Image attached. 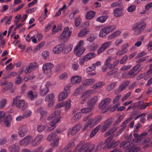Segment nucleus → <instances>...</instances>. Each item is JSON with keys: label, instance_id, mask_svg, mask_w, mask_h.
I'll use <instances>...</instances> for the list:
<instances>
[{"label": "nucleus", "instance_id": "nucleus-52", "mask_svg": "<svg viewBox=\"0 0 152 152\" xmlns=\"http://www.w3.org/2000/svg\"><path fill=\"white\" fill-rule=\"evenodd\" d=\"M49 52L47 51H44L42 53V56L45 60L46 59L49 57Z\"/></svg>", "mask_w": 152, "mask_h": 152}, {"label": "nucleus", "instance_id": "nucleus-11", "mask_svg": "<svg viewBox=\"0 0 152 152\" xmlns=\"http://www.w3.org/2000/svg\"><path fill=\"white\" fill-rule=\"evenodd\" d=\"M37 66V64L36 63H33L30 64L28 67L26 68L25 69V73L26 74L29 73L35 69Z\"/></svg>", "mask_w": 152, "mask_h": 152}, {"label": "nucleus", "instance_id": "nucleus-59", "mask_svg": "<svg viewBox=\"0 0 152 152\" xmlns=\"http://www.w3.org/2000/svg\"><path fill=\"white\" fill-rule=\"evenodd\" d=\"M147 56L142 57L136 60V62L137 63L139 64L145 61L146 60Z\"/></svg>", "mask_w": 152, "mask_h": 152}, {"label": "nucleus", "instance_id": "nucleus-3", "mask_svg": "<svg viewBox=\"0 0 152 152\" xmlns=\"http://www.w3.org/2000/svg\"><path fill=\"white\" fill-rule=\"evenodd\" d=\"M25 101L21 99L20 96H17L14 98L12 104L15 105L17 108L24 110L27 108L25 107Z\"/></svg>", "mask_w": 152, "mask_h": 152}, {"label": "nucleus", "instance_id": "nucleus-31", "mask_svg": "<svg viewBox=\"0 0 152 152\" xmlns=\"http://www.w3.org/2000/svg\"><path fill=\"white\" fill-rule=\"evenodd\" d=\"M81 117V113L80 112H78L75 115L72 117L71 120L72 122H75L80 119Z\"/></svg>", "mask_w": 152, "mask_h": 152}, {"label": "nucleus", "instance_id": "nucleus-47", "mask_svg": "<svg viewBox=\"0 0 152 152\" xmlns=\"http://www.w3.org/2000/svg\"><path fill=\"white\" fill-rule=\"evenodd\" d=\"M65 103L64 105V107H65V110H68L69 109L71 105V101L70 100H68L66 102H64Z\"/></svg>", "mask_w": 152, "mask_h": 152}, {"label": "nucleus", "instance_id": "nucleus-34", "mask_svg": "<svg viewBox=\"0 0 152 152\" xmlns=\"http://www.w3.org/2000/svg\"><path fill=\"white\" fill-rule=\"evenodd\" d=\"M100 125H98L94 129V130L91 132L90 133V137L92 138L95 135V134L98 132L100 129Z\"/></svg>", "mask_w": 152, "mask_h": 152}, {"label": "nucleus", "instance_id": "nucleus-50", "mask_svg": "<svg viewBox=\"0 0 152 152\" xmlns=\"http://www.w3.org/2000/svg\"><path fill=\"white\" fill-rule=\"evenodd\" d=\"M45 128V126L42 125H38L37 126V131L39 132H42L44 129Z\"/></svg>", "mask_w": 152, "mask_h": 152}, {"label": "nucleus", "instance_id": "nucleus-40", "mask_svg": "<svg viewBox=\"0 0 152 152\" xmlns=\"http://www.w3.org/2000/svg\"><path fill=\"white\" fill-rule=\"evenodd\" d=\"M95 54L94 53H88L84 56L87 61H88L94 57H95Z\"/></svg>", "mask_w": 152, "mask_h": 152}, {"label": "nucleus", "instance_id": "nucleus-58", "mask_svg": "<svg viewBox=\"0 0 152 152\" xmlns=\"http://www.w3.org/2000/svg\"><path fill=\"white\" fill-rule=\"evenodd\" d=\"M146 53H147L145 52L144 51H142L141 52L139 53L136 56L135 58L136 59H137L143 56H145L146 54Z\"/></svg>", "mask_w": 152, "mask_h": 152}, {"label": "nucleus", "instance_id": "nucleus-25", "mask_svg": "<svg viewBox=\"0 0 152 152\" xmlns=\"http://www.w3.org/2000/svg\"><path fill=\"white\" fill-rule=\"evenodd\" d=\"M98 98L97 96H95L91 98V99L87 103L88 106L89 107H92L97 102Z\"/></svg>", "mask_w": 152, "mask_h": 152}, {"label": "nucleus", "instance_id": "nucleus-13", "mask_svg": "<svg viewBox=\"0 0 152 152\" xmlns=\"http://www.w3.org/2000/svg\"><path fill=\"white\" fill-rule=\"evenodd\" d=\"M31 140V137L30 136H27L20 141L19 142L20 145L26 146L28 145Z\"/></svg>", "mask_w": 152, "mask_h": 152}, {"label": "nucleus", "instance_id": "nucleus-8", "mask_svg": "<svg viewBox=\"0 0 152 152\" xmlns=\"http://www.w3.org/2000/svg\"><path fill=\"white\" fill-rule=\"evenodd\" d=\"M28 129L27 125H23L20 126L18 129V134L20 137L25 136L28 131Z\"/></svg>", "mask_w": 152, "mask_h": 152}, {"label": "nucleus", "instance_id": "nucleus-17", "mask_svg": "<svg viewBox=\"0 0 152 152\" xmlns=\"http://www.w3.org/2000/svg\"><path fill=\"white\" fill-rule=\"evenodd\" d=\"M95 82V80L94 79H89L86 80L83 82V85L80 86V88H84L85 86H87L91 85L93 84Z\"/></svg>", "mask_w": 152, "mask_h": 152}, {"label": "nucleus", "instance_id": "nucleus-44", "mask_svg": "<svg viewBox=\"0 0 152 152\" xmlns=\"http://www.w3.org/2000/svg\"><path fill=\"white\" fill-rule=\"evenodd\" d=\"M93 109V107L84 108L81 110V112L84 113H87L91 112Z\"/></svg>", "mask_w": 152, "mask_h": 152}, {"label": "nucleus", "instance_id": "nucleus-60", "mask_svg": "<svg viewBox=\"0 0 152 152\" xmlns=\"http://www.w3.org/2000/svg\"><path fill=\"white\" fill-rule=\"evenodd\" d=\"M119 60H116L115 61H114L112 65H111L110 66V69H112L113 68H114L115 66H116L119 63Z\"/></svg>", "mask_w": 152, "mask_h": 152}, {"label": "nucleus", "instance_id": "nucleus-57", "mask_svg": "<svg viewBox=\"0 0 152 152\" xmlns=\"http://www.w3.org/2000/svg\"><path fill=\"white\" fill-rule=\"evenodd\" d=\"M136 8L134 5H131L128 8L127 11L129 12H132L135 10Z\"/></svg>", "mask_w": 152, "mask_h": 152}, {"label": "nucleus", "instance_id": "nucleus-5", "mask_svg": "<svg viewBox=\"0 0 152 152\" xmlns=\"http://www.w3.org/2000/svg\"><path fill=\"white\" fill-rule=\"evenodd\" d=\"M51 86V83L49 81L43 83L40 88V94L42 96H45L49 91V87Z\"/></svg>", "mask_w": 152, "mask_h": 152}, {"label": "nucleus", "instance_id": "nucleus-43", "mask_svg": "<svg viewBox=\"0 0 152 152\" xmlns=\"http://www.w3.org/2000/svg\"><path fill=\"white\" fill-rule=\"evenodd\" d=\"M43 109L40 107L37 110V112L38 113H40L41 117L46 116L47 114V112L46 111H43Z\"/></svg>", "mask_w": 152, "mask_h": 152}, {"label": "nucleus", "instance_id": "nucleus-2", "mask_svg": "<svg viewBox=\"0 0 152 152\" xmlns=\"http://www.w3.org/2000/svg\"><path fill=\"white\" fill-rule=\"evenodd\" d=\"M146 23L141 21L136 23L132 27V29L135 35L140 34L143 32L146 27Z\"/></svg>", "mask_w": 152, "mask_h": 152}, {"label": "nucleus", "instance_id": "nucleus-32", "mask_svg": "<svg viewBox=\"0 0 152 152\" xmlns=\"http://www.w3.org/2000/svg\"><path fill=\"white\" fill-rule=\"evenodd\" d=\"M131 144L130 141H129L125 140L122 142L120 145V148H125L129 146Z\"/></svg>", "mask_w": 152, "mask_h": 152}, {"label": "nucleus", "instance_id": "nucleus-20", "mask_svg": "<svg viewBox=\"0 0 152 152\" xmlns=\"http://www.w3.org/2000/svg\"><path fill=\"white\" fill-rule=\"evenodd\" d=\"M124 8L123 6H121V7L115 9L113 10L114 15L116 17H118L122 16V10Z\"/></svg>", "mask_w": 152, "mask_h": 152}, {"label": "nucleus", "instance_id": "nucleus-16", "mask_svg": "<svg viewBox=\"0 0 152 152\" xmlns=\"http://www.w3.org/2000/svg\"><path fill=\"white\" fill-rule=\"evenodd\" d=\"M132 119V118H128L121 124V126L122 127V128L118 131V135L121 133L125 129L126 126V124L128 123Z\"/></svg>", "mask_w": 152, "mask_h": 152}, {"label": "nucleus", "instance_id": "nucleus-62", "mask_svg": "<svg viewBox=\"0 0 152 152\" xmlns=\"http://www.w3.org/2000/svg\"><path fill=\"white\" fill-rule=\"evenodd\" d=\"M83 125L81 124H78L75 125L73 127L77 131L80 130L82 128Z\"/></svg>", "mask_w": 152, "mask_h": 152}, {"label": "nucleus", "instance_id": "nucleus-24", "mask_svg": "<svg viewBox=\"0 0 152 152\" xmlns=\"http://www.w3.org/2000/svg\"><path fill=\"white\" fill-rule=\"evenodd\" d=\"M20 150V148L18 145L16 144H14L9 146L8 150L11 152H18Z\"/></svg>", "mask_w": 152, "mask_h": 152}, {"label": "nucleus", "instance_id": "nucleus-46", "mask_svg": "<svg viewBox=\"0 0 152 152\" xmlns=\"http://www.w3.org/2000/svg\"><path fill=\"white\" fill-rule=\"evenodd\" d=\"M136 75V72L132 69L129 72L128 74V77L130 78L134 77Z\"/></svg>", "mask_w": 152, "mask_h": 152}, {"label": "nucleus", "instance_id": "nucleus-37", "mask_svg": "<svg viewBox=\"0 0 152 152\" xmlns=\"http://www.w3.org/2000/svg\"><path fill=\"white\" fill-rule=\"evenodd\" d=\"M54 97V96L53 93L48 94L45 97V102H52Z\"/></svg>", "mask_w": 152, "mask_h": 152}, {"label": "nucleus", "instance_id": "nucleus-39", "mask_svg": "<svg viewBox=\"0 0 152 152\" xmlns=\"http://www.w3.org/2000/svg\"><path fill=\"white\" fill-rule=\"evenodd\" d=\"M104 28L105 30V31L106 32V33L108 34L110 32H111L114 30L115 27L113 26H107Z\"/></svg>", "mask_w": 152, "mask_h": 152}, {"label": "nucleus", "instance_id": "nucleus-61", "mask_svg": "<svg viewBox=\"0 0 152 152\" xmlns=\"http://www.w3.org/2000/svg\"><path fill=\"white\" fill-rule=\"evenodd\" d=\"M68 77V75L66 73H64L61 74L59 77V78L61 80H65Z\"/></svg>", "mask_w": 152, "mask_h": 152}, {"label": "nucleus", "instance_id": "nucleus-63", "mask_svg": "<svg viewBox=\"0 0 152 152\" xmlns=\"http://www.w3.org/2000/svg\"><path fill=\"white\" fill-rule=\"evenodd\" d=\"M118 68H115L113 69L110 71L109 72L107 73V76H110L113 75L115 72H116L118 70Z\"/></svg>", "mask_w": 152, "mask_h": 152}, {"label": "nucleus", "instance_id": "nucleus-55", "mask_svg": "<svg viewBox=\"0 0 152 152\" xmlns=\"http://www.w3.org/2000/svg\"><path fill=\"white\" fill-rule=\"evenodd\" d=\"M31 114V111L27 110L23 114V116L25 118H27L30 116Z\"/></svg>", "mask_w": 152, "mask_h": 152}, {"label": "nucleus", "instance_id": "nucleus-10", "mask_svg": "<svg viewBox=\"0 0 152 152\" xmlns=\"http://www.w3.org/2000/svg\"><path fill=\"white\" fill-rule=\"evenodd\" d=\"M129 81H125L123 82L120 85L118 89L115 91V94H118L120 93L121 91L124 90L129 85Z\"/></svg>", "mask_w": 152, "mask_h": 152}, {"label": "nucleus", "instance_id": "nucleus-30", "mask_svg": "<svg viewBox=\"0 0 152 152\" xmlns=\"http://www.w3.org/2000/svg\"><path fill=\"white\" fill-rule=\"evenodd\" d=\"M63 47L62 44H60L56 46L53 50V52L56 54L60 53L62 51Z\"/></svg>", "mask_w": 152, "mask_h": 152}, {"label": "nucleus", "instance_id": "nucleus-51", "mask_svg": "<svg viewBox=\"0 0 152 152\" xmlns=\"http://www.w3.org/2000/svg\"><path fill=\"white\" fill-rule=\"evenodd\" d=\"M112 60L111 58L110 57H109L105 61V65L109 67L110 68V66L112 65V64L110 63V62Z\"/></svg>", "mask_w": 152, "mask_h": 152}, {"label": "nucleus", "instance_id": "nucleus-19", "mask_svg": "<svg viewBox=\"0 0 152 152\" xmlns=\"http://www.w3.org/2000/svg\"><path fill=\"white\" fill-rule=\"evenodd\" d=\"M27 37L30 38H41L42 37V35L41 34H38L36 30L30 32L27 35Z\"/></svg>", "mask_w": 152, "mask_h": 152}, {"label": "nucleus", "instance_id": "nucleus-1", "mask_svg": "<svg viewBox=\"0 0 152 152\" xmlns=\"http://www.w3.org/2000/svg\"><path fill=\"white\" fill-rule=\"evenodd\" d=\"M60 110H56L48 118L47 120H50L51 119H53V121H51L50 123L51 127L48 128L47 129L48 131H51L55 128L56 126V124L61 118V117L60 116Z\"/></svg>", "mask_w": 152, "mask_h": 152}, {"label": "nucleus", "instance_id": "nucleus-9", "mask_svg": "<svg viewBox=\"0 0 152 152\" xmlns=\"http://www.w3.org/2000/svg\"><path fill=\"white\" fill-rule=\"evenodd\" d=\"M111 101V99L109 98H107L104 99L100 103L99 108V109L103 110L106 109L107 105Z\"/></svg>", "mask_w": 152, "mask_h": 152}, {"label": "nucleus", "instance_id": "nucleus-21", "mask_svg": "<svg viewBox=\"0 0 152 152\" xmlns=\"http://www.w3.org/2000/svg\"><path fill=\"white\" fill-rule=\"evenodd\" d=\"M43 136L42 135L37 136L32 141V144L33 146H36L38 145L41 140L43 139Z\"/></svg>", "mask_w": 152, "mask_h": 152}, {"label": "nucleus", "instance_id": "nucleus-45", "mask_svg": "<svg viewBox=\"0 0 152 152\" xmlns=\"http://www.w3.org/2000/svg\"><path fill=\"white\" fill-rule=\"evenodd\" d=\"M89 124V127L92 128L96 125L94 119L91 118L87 121Z\"/></svg>", "mask_w": 152, "mask_h": 152}, {"label": "nucleus", "instance_id": "nucleus-15", "mask_svg": "<svg viewBox=\"0 0 152 152\" xmlns=\"http://www.w3.org/2000/svg\"><path fill=\"white\" fill-rule=\"evenodd\" d=\"M113 119L112 118H109L106 120L104 123V124L102 126V131L104 132L106 131L110 126L111 124L113 122Z\"/></svg>", "mask_w": 152, "mask_h": 152}, {"label": "nucleus", "instance_id": "nucleus-23", "mask_svg": "<svg viewBox=\"0 0 152 152\" xmlns=\"http://www.w3.org/2000/svg\"><path fill=\"white\" fill-rule=\"evenodd\" d=\"M12 119V117L10 115H7L6 118L3 120L4 125L7 127L10 126Z\"/></svg>", "mask_w": 152, "mask_h": 152}, {"label": "nucleus", "instance_id": "nucleus-14", "mask_svg": "<svg viewBox=\"0 0 152 152\" xmlns=\"http://www.w3.org/2000/svg\"><path fill=\"white\" fill-rule=\"evenodd\" d=\"M72 33V32L69 30L68 27L65 28L63 30V31L61 34L60 38H69L70 37Z\"/></svg>", "mask_w": 152, "mask_h": 152}, {"label": "nucleus", "instance_id": "nucleus-64", "mask_svg": "<svg viewBox=\"0 0 152 152\" xmlns=\"http://www.w3.org/2000/svg\"><path fill=\"white\" fill-rule=\"evenodd\" d=\"M131 66L130 65L124 66L121 69V70L122 71H124L129 69Z\"/></svg>", "mask_w": 152, "mask_h": 152}, {"label": "nucleus", "instance_id": "nucleus-7", "mask_svg": "<svg viewBox=\"0 0 152 152\" xmlns=\"http://www.w3.org/2000/svg\"><path fill=\"white\" fill-rule=\"evenodd\" d=\"M53 65L50 63H45L43 66V70L44 73L50 77L51 75V71Z\"/></svg>", "mask_w": 152, "mask_h": 152}, {"label": "nucleus", "instance_id": "nucleus-54", "mask_svg": "<svg viewBox=\"0 0 152 152\" xmlns=\"http://www.w3.org/2000/svg\"><path fill=\"white\" fill-rule=\"evenodd\" d=\"M139 103L140 105V108L141 110L145 109L146 107L145 104L143 101L139 102Z\"/></svg>", "mask_w": 152, "mask_h": 152}, {"label": "nucleus", "instance_id": "nucleus-29", "mask_svg": "<svg viewBox=\"0 0 152 152\" xmlns=\"http://www.w3.org/2000/svg\"><path fill=\"white\" fill-rule=\"evenodd\" d=\"M128 46V44L124 45L122 47L121 50L117 52V55L120 56L125 53L127 51V48Z\"/></svg>", "mask_w": 152, "mask_h": 152}, {"label": "nucleus", "instance_id": "nucleus-22", "mask_svg": "<svg viewBox=\"0 0 152 152\" xmlns=\"http://www.w3.org/2000/svg\"><path fill=\"white\" fill-rule=\"evenodd\" d=\"M86 145H82L81 143H79L76 146L74 152L77 151H78V152H84L86 149Z\"/></svg>", "mask_w": 152, "mask_h": 152}, {"label": "nucleus", "instance_id": "nucleus-27", "mask_svg": "<svg viewBox=\"0 0 152 152\" xmlns=\"http://www.w3.org/2000/svg\"><path fill=\"white\" fill-rule=\"evenodd\" d=\"M81 80V77L78 76L72 77L71 78V82L74 84L80 82Z\"/></svg>", "mask_w": 152, "mask_h": 152}, {"label": "nucleus", "instance_id": "nucleus-12", "mask_svg": "<svg viewBox=\"0 0 152 152\" xmlns=\"http://www.w3.org/2000/svg\"><path fill=\"white\" fill-rule=\"evenodd\" d=\"M111 44V42H109L104 43L98 49L97 52L98 54H99L103 52L106 49L108 48Z\"/></svg>", "mask_w": 152, "mask_h": 152}, {"label": "nucleus", "instance_id": "nucleus-42", "mask_svg": "<svg viewBox=\"0 0 152 152\" xmlns=\"http://www.w3.org/2000/svg\"><path fill=\"white\" fill-rule=\"evenodd\" d=\"M117 84V82H112L107 86L106 88L107 90L108 91H110L114 89Z\"/></svg>", "mask_w": 152, "mask_h": 152}, {"label": "nucleus", "instance_id": "nucleus-41", "mask_svg": "<svg viewBox=\"0 0 152 152\" xmlns=\"http://www.w3.org/2000/svg\"><path fill=\"white\" fill-rule=\"evenodd\" d=\"M89 32L87 29H84L81 30L78 34V37H82L84 35L88 33Z\"/></svg>", "mask_w": 152, "mask_h": 152}, {"label": "nucleus", "instance_id": "nucleus-33", "mask_svg": "<svg viewBox=\"0 0 152 152\" xmlns=\"http://www.w3.org/2000/svg\"><path fill=\"white\" fill-rule=\"evenodd\" d=\"M105 83L102 82H99L94 85L92 87L94 89L100 88L103 87L105 85Z\"/></svg>", "mask_w": 152, "mask_h": 152}, {"label": "nucleus", "instance_id": "nucleus-53", "mask_svg": "<svg viewBox=\"0 0 152 152\" xmlns=\"http://www.w3.org/2000/svg\"><path fill=\"white\" fill-rule=\"evenodd\" d=\"M106 16H101L97 18V21L102 23L104 22L107 19Z\"/></svg>", "mask_w": 152, "mask_h": 152}, {"label": "nucleus", "instance_id": "nucleus-28", "mask_svg": "<svg viewBox=\"0 0 152 152\" xmlns=\"http://www.w3.org/2000/svg\"><path fill=\"white\" fill-rule=\"evenodd\" d=\"M91 90H89L83 93L81 95L80 98L81 99H85L87 100V99L90 96L91 93Z\"/></svg>", "mask_w": 152, "mask_h": 152}, {"label": "nucleus", "instance_id": "nucleus-49", "mask_svg": "<svg viewBox=\"0 0 152 152\" xmlns=\"http://www.w3.org/2000/svg\"><path fill=\"white\" fill-rule=\"evenodd\" d=\"M8 80L6 77H3L2 79L1 80L0 82V85L1 86L6 85L7 83Z\"/></svg>", "mask_w": 152, "mask_h": 152}, {"label": "nucleus", "instance_id": "nucleus-4", "mask_svg": "<svg viewBox=\"0 0 152 152\" xmlns=\"http://www.w3.org/2000/svg\"><path fill=\"white\" fill-rule=\"evenodd\" d=\"M83 41L81 40L74 48V53L77 56H80L85 51V48L83 47Z\"/></svg>", "mask_w": 152, "mask_h": 152}, {"label": "nucleus", "instance_id": "nucleus-36", "mask_svg": "<svg viewBox=\"0 0 152 152\" xmlns=\"http://www.w3.org/2000/svg\"><path fill=\"white\" fill-rule=\"evenodd\" d=\"M95 14V12L93 11H91L86 13V18L87 20H90L94 17Z\"/></svg>", "mask_w": 152, "mask_h": 152}, {"label": "nucleus", "instance_id": "nucleus-6", "mask_svg": "<svg viewBox=\"0 0 152 152\" xmlns=\"http://www.w3.org/2000/svg\"><path fill=\"white\" fill-rule=\"evenodd\" d=\"M47 140L50 141L53 140V142L51 143V146L53 147L56 146L58 144L59 137L57 136L55 132H51L48 137Z\"/></svg>", "mask_w": 152, "mask_h": 152}, {"label": "nucleus", "instance_id": "nucleus-38", "mask_svg": "<svg viewBox=\"0 0 152 152\" xmlns=\"http://www.w3.org/2000/svg\"><path fill=\"white\" fill-rule=\"evenodd\" d=\"M68 94H66L65 92L62 91L59 95L58 97V99L59 101H62L65 99L67 97Z\"/></svg>", "mask_w": 152, "mask_h": 152}, {"label": "nucleus", "instance_id": "nucleus-18", "mask_svg": "<svg viewBox=\"0 0 152 152\" xmlns=\"http://www.w3.org/2000/svg\"><path fill=\"white\" fill-rule=\"evenodd\" d=\"M27 95L28 99L31 101L34 100L37 96V94L36 92H33L31 90L27 92Z\"/></svg>", "mask_w": 152, "mask_h": 152}, {"label": "nucleus", "instance_id": "nucleus-35", "mask_svg": "<svg viewBox=\"0 0 152 152\" xmlns=\"http://www.w3.org/2000/svg\"><path fill=\"white\" fill-rule=\"evenodd\" d=\"M120 143L119 140H118L115 142L111 141L107 144V145L110 147L114 148L116 146Z\"/></svg>", "mask_w": 152, "mask_h": 152}, {"label": "nucleus", "instance_id": "nucleus-26", "mask_svg": "<svg viewBox=\"0 0 152 152\" xmlns=\"http://www.w3.org/2000/svg\"><path fill=\"white\" fill-rule=\"evenodd\" d=\"M73 47V45L71 44H70L68 45L65 46L64 48H63V53L65 54L69 53L72 50Z\"/></svg>", "mask_w": 152, "mask_h": 152}, {"label": "nucleus", "instance_id": "nucleus-48", "mask_svg": "<svg viewBox=\"0 0 152 152\" xmlns=\"http://www.w3.org/2000/svg\"><path fill=\"white\" fill-rule=\"evenodd\" d=\"M7 102L5 99H2L0 101V108L4 107L6 105Z\"/></svg>", "mask_w": 152, "mask_h": 152}, {"label": "nucleus", "instance_id": "nucleus-56", "mask_svg": "<svg viewBox=\"0 0 152 152\" xmlns=\"http://www.w3.org/2000/svg\"><path fill=\"white\" fill-rule=\"evenodd\" d=\"M105 30L104 28L102 29L100 31L99 35L100 37H104L107 34V33L105 31Z\"/></svg>", "mask_w": 152, "mask_h": 152}]
</instances>
